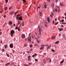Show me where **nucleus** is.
Listing matches in <instances>:
<instances>
[{
    "label": "nucleus",
    "instance_id": "f257e3e1",
    "mask_svg": "<svg viewBox=\"0 0 66 66\" xmlns=\"http://www.w3.org/2000/svg\"><path fill=\"white\" fill-rule=\"evenodd\" d=\"M16 19H18V24H20V21H19L20 20H22V16H20V15H17V16H16Z\"/></svg>",
    "mask_w": 66,
    "mask_h": 66
},
{
    "label": "nucleus",
    "instance_id": "f03ea898",
    "mask_svg": "<svg viewBox=\"0 0 66 66\" xmlns=\"http://www.w3.org/2000/svg\"><path fill=\"white\" fill-rule=\"evenodd\" d=\"M15 33V31L14 30H11L9 34H10V35L11 36V37H13V34Z\"/></svg>",
    "mask_w": 66,
    "mask_h": 66
},
{
    "label": "nucleus",
    "instance_id": "7ed1b4c3",
    "mask_svg": "<svg viewBox=\"0 0 66 66\" xmlns=\"http://www.w3.org/2000/svg\"><path fill=\"white\" fill-rule=\"evenodd\" d=\"M43 5H44L43 7L45 9H47V4H46V3L44 2V3L43 4Z\"/></svg>",
    "mask_w": 66,
    "mask_h": 66
},
{
    "label": "nucleus",
    "instance_id": "20e7f679",
    "mask_svg": "<svg viewBox=\"0 0 66 66\" xmlns=\"http://www.w3.org/2000/svg\"><path fill=\"white\" fill-rule=\"evenodd\" d=\"M39 36H38V39H39V37H40V35H41V34H41V28H39Z\"/></svg>",
    "mask_w": 66,
    "mask_h": 66
},
{
    "label": "nucleus",
    "instance_id": "39448f33",
    "mask_svg": "<svg viewBox=\"0 0 66 66\" xmlns=\"http://www.w3.org/2000/svg\"><path fill=\"white\" fill-rule=\"evenodd\" d=\"M28 41L30 43L31 42V38L30 37L28 39Z\"/></svg>",
    "mask_w": 66,
    "mask_h": 66
},
{
    "label": "nucleus",
    "instance_id": "423d86ee",
    "mask_svg": "<svg viewBox=\"0 0 66 66\" xmlns=\"http://www.w3.org/2000/svg\"><path fill=\"white\" fill-rule=\"evenodd\" d=\"M22 39H24L25 38H26L25 34H23L22 35Z\"/></svg>",
    "mask_w": 66,
    "mask_h": 66
},
{
    "label": "nucleus",
    "instance_id": "0eeeda50",
    "mask_svg": "<svg viewBox=\"0 0 66 66\" xmlns=\"http://www.w3.org/2000/svg\"><path fill=\"white\" fill-rule=\"evenodd\" d=\"M10 46L11 48H13V44H10Z\"/></svg>",
    "mask_w": 66,
    "mask_h": 66
},
{
    "label": "nucleus",
    "instance_id": "6e6552de",
    "mask_svg": "<svg viewBox=\"0 0 66 66\" xmlns=\"http://www.w3.org/2000/svg\"><path fill=\"white\" fill-rule=\"evenodd\" d=\"M9 24L10 25V26L12 25V22L11 21H9Z\"/></svg>",
    "mask_w": 66,
    "mask_h": 66
},
{
    "label": "nucleus",
    "instance_id": "1a4fd4ad",
    "mask_svg": "<svg viewBox=\"0 0 66 66\" xmlns=\"http://www.w3.org/2000/svg\"><path fill=\"white\" fill-rule=\"evenodd\" d=\"M37 55V54L36 53H35L32 56V57H34L35 56H36Z\"/></svg>",
    "mask_w": 66,
    "mask_h": 66
},
{
    "label": "nucleus",
    "instance_id": "9d476101",
    "mask_svg": "<svg viewBox=\"0 0 66 66\" xmlns=\"http://www.w3.org/2000/svg\"><path fill=\"white\" fill-rule=\"evenodd\" d=\"M14 11H12L11 12H10V14L11 15L13 14H14Z\"/></svg>",
    "mask_w": 66,
    "mask_h": 66
},
{
    "label": "nucleus",
    "instance_id": "9b49d317",
    "mask_svg": "<svg viewBox=\"0 0 66 66\" xmlns=\"http://www.w3.org/2000/svg\"><path fill=\"white\" fill-rule=\"evenodd\" d=\"M55 37H56V36H54L53 37H52L51 38V39H53L54 38H55Z\"/></svg>",
    "mask_w": 66,
    "mask_h": 66
},
{
    "label": "nucleus",
    "instance_id": "f8f14e48",
    "mask_svg": "<svg viewBox=\"0 0 66 66\" xmlns=\"http://www.w3.org/2000/svg\"><path fill=\"white\" fill-rule=\"evenodd\" d=\"M10 64V63H6L5 65V66H8V65H9Z\"/></svg>",
    "mask_w": 66,
    "mask_h": 66
},
{
    "label": "nucleus",
    "instance_id": "ddd939ff",
    "mask_svg": "<svg viewBox=\"0 0 66 66\" xmlns=\"http://www.w3.org/2000/svg\"><path fill=\"white\" fill-rule=\"evenodd\" d=\"M51 47V45L48 46V47L47 48V50H48V49H49Z\"/></svg>",
    "mask_w": 66,
    "mask_h": 66
},
{
    "label": "nucleus",
    "instance_id": "4468645a",
    "mask_svg": "<svg viewBox=\"0 0 66 66\" xmlns=\"http://www.w3.org/2000/svg\"><path fill=\"white\" fill-rule=\"evenodd\" d=\"M22 26H24V22L23 21L22 22Z\"/></svg>",
    "mask_w": 66,
    "mask_h": 66
},
{
    "label": "nucleus",
    "instance_id": "2eb2a0df",
    "mask_svg": "<svg viewBox=\"0 0 66 66\" xmlns=\"http://www.w3.org/2000/svg\"><path fill=\"white\" fill-rule=\"evenodd\" d=\"M64 62V60H63L62 61L60 62V63H61V64H62V63H63V62Z\"/></svg>",
    "mask_w": 66,
    "mask_h": 66
},
{
    "label": "nucleus",
    "instance_id": "dca6fc26",
    "mask_svg": "<svg viewBox=\"0 0 66 66\" xmlns=\"http://www.w3.org/2000/svg\"><path fill=\"white\" fill-rule=\"evenodd\" d=\"M6 55L8 57H10V55L9 54L7 53H6Z\"/></svg>",
    "mask_w": 66,
    "mask_h": 66
},
{
    "label": "nucleus",
    "instance_id": "f3484780",
    "mask_svg": "<svg viewBox=\"0 0 66 66\" xmlns=\"http://www.w3.org/2000/svg\"><path fill=\"white\" fill-rule=\"evenodd\" d=\"M59 29V31H62V30H63V28Z\"/></svg>",
    "mask_w": 66,
    "mask_h": 66
},
{
    "label": "nucleus",
    "instance_id": "a211bd4d",
    "mask_svg": "<svg viewBox=\"0 0 66 66\" xmlns=\"http://www.w3.org/2000/svg\"><path fill=\"white\" fill-rule=\"evenodd\" d=\"M59 42H60L59 41H57L56 42V43H55V44H57L59 43Z\"/></svg>",
    "mask_w": 66,
    "mask_h": 66
},
{
    "label": "nucleus",
    "instance_id": "6ab92c4d",
    "mask_svg": "<svg viewBox=\"0 0 66 66\" xmlns=\"http://www.w3.org/2000/svg\"><path fill=\"white\" fill-rule=\"evenodd\" d=\"M39 15L40 16H42V13L41 12H40L39 13Z\"/></svg>",
    "mask_w": 66,
    "mask_h": 66
},
{
    "label": "nucleus",
    "instance_id": "aec40b11",
    "mask_svg": "<svg viewBox=\"0 0 66 66\" xmlns=\"http://www.w3.org/2000/svg\"><path fill=\"white\" fill-rule=\"evenodd\" d=\"M47 21L48 22H49L50 21V19H49V18H47Z\"/></svg>",
    "mask_w": 66,
    "mask_h": 66
},
{
    "label": "nucleus",
    "instance_id": "412c9836",
    "mask_svg": "<svg viewBox=\"0 0 66 66\" xmlns=\"http://www.w3.org/2000/svg\"><path fill=\"white\" fill-rule=\"evenodd\" d=\"M26 52L28 53H31V52L30 51H27Z\"/></svg>",
    "mask_w": 66,
    "mask_h": 66
},
{
    "label": "nucleus",
    "instance_id": "4be33fe9",
    "mask_svg": "<svg viewBox=\"0 0 66 66\" xmlns=\"http://www.w3.org/2000/svg\"><path fill=\"white\" fill-rule=\"evenodd\" d=\"M12 9V7H10L9 8V11H10Z\"/></svg>",
    "mask_w": 66,
    "mask_h": 66
},
{
    "label": "nucleus",
    "instance_id": "5701e85b",
    "mask_svg": "<svg viewBox=\"0 0 66 66\" xmlns=\"http://www.w3.org/2000/svg\"><path fill=\"white\" fill-rule=\"evenodd\" d=\"M4 47L5 48H7V45H5Z\"/></svg>",
    "mask_w": 66,
    "mask_h": 66
},
{
    "label": "nucleus",
    "instance_id": "b1692460",
    "mask_svg": "<svg viewBox=\"0 0 66 66\" xmlns=\"http://www.w3.org/2000/svg\"><path fill=\"white\" fill-rule=\"evenodd\" d=\"M35 61L36 62H38V60L37 59H35Z\"/></svg>",
    "mask_w": 66,
    "mask_h": 66
},
{
    "label": "nucleus",
    "instance_id": "393cba45",
    "mask_svg": "<svg viewBox=\"0 0 66 66\" xmlns=\"http://www.w3.org/2000/svg\"><path fill=\"white\" fill-rule=\"evenodd\" d=\"M44 48V47H42L40 48V50H42V49H43Z\"/></svg>",
    "mask_w": 66,
    "mask_h": 66
},
{
    "label": "nucleus",
    "instance_id": "a878e982",
    "mask_svg": "<svg viewBox=\"0 0 66 66\" xmlns=\"http://www.w3.org/2000/svg\"><path fill=\"white\" fill-rule=\"evenodd\" d=\"M27 46V45L25 43L24 44V47H26Z\"/></svg>",
    "mask_w": 66,
    "mask_h": 66
},
{
    "label": "nucleus",
    "instance_id": "bb28decb",
    "mask_svg": "<svg viewBox=\"0 0 66 66\" xmlns=\"http://www.w3.org/2000/svg\"><path fill=\"white\" fill-rule=\"evenodd\" d=\"M32 47H33V45H32L31 44L30 45V48H32Z\"/></svg>",
    "mask_w": 66,
    "mask_h": 66
},
{
    "label": "nucleus",
    "instance_id": "cd10ccee",
    "mask_svg": "<svg viewBox=\"0 0 66 66\" xmlns=\"http://www.w3.org/2000/svg\"><path fill=\"white\" fill-rule=\"evenodd\" d=\"M5 1H6V3H7V2H8L9 0H5Z\"/></svg>",
    "mask_w": 66,
    "mask_h": 66
},
{
    "label": "nucleus",
    "instance_id": "c85d7f7f",
    "mask_svg": "<svg viewBox=\"0 0 66 66\" xmlns=\"http://www.w3.org/2000/svg\"><path fill=\"white\" fill-rule=\"evenodd\" d=\"M63 4H62V3H60V5H61V6H63Z\"/></svg>",
    "mask_w": 66,
    "mask_h": 66
},
{
    "label": "nucleus",
    "instance_id": "c756f323",
    "mask_svg": "<svg viewBox=\"0 0 66 66\" xmlns=\"http://www.w3.org/2000/svg\"><path fill=\"white\" fill-rule=\"evenodd\" d=\"M40 4H39V6L38 7L37 10H38V9H40Z\"/></svg>",
    "mask_w": 66,
    "mask_h": 66
},
{
    "label": "nucleus",
    "instance_id": "7c9ffc66",
    "mask_svg": "<svg viewBox=\"0 0 66 66\" xmlns=\"http://www.w3.org/2000/svg\"><path fill=\"white\" fill-rule=\"evenodd\" d=\"M64 21V19H62L61 21V22H63Z\"/></svg>",
    "mask_w": 66,
    "mask_h": 66
},
{
    "label": "nucleus",
    "instance_id": "2f4dec72",
    "mask_svg": "<svg viewBox=\"0 0 66 66\" xmlns=\"http://www.w3.org/2000/svg\"><path fill=\"white\" fill-rule=\"evenodd\" d=\"M62 36H63V37H65V34H63V35H62Z\"/></svg>",
    "mask_w": 66,
    "mask_h": 66
},
{
    "label": "nucleus",
    "instance_id": "473e14b6",
    "mask_svg": "<svg viewBox=\"0 0 66 66\" xmlns=\"http://www.w3.org/2000/svg\"><path fill=\"white\" fill-rule=\"evenodd\" d=\"M31 57V56H28V58H30Z\"/></svg>",
    "mask_w": 66,
    "mask_h": 66
},
{
    "label": "nucleus",
    "instance_id": "72a5a7b5",
    "mask_svg": "<svg viewBox=\"0 0 66 66\" xmlns=\"http://www.w3.org/2000/svg\"><path fill=\"white\" fill-rule=\"evenodd\" d=\"M28 61H30L31 60V59L30 58H28Z\"/></svg>",
    "mask_w": 66,
    "mask_h": 66
},
{
    "label": "nucleus",
    "instance_id": "f704fd0d",
    "mask_svg": "<svg viewBox=\"0 0 66 66\" xmlns=\"http://www.w3.org/2000/svg\"><path fill=\"white\" fill-rule=\"evenodd\" d=\"M7 9V7H5V11H6Z\"/></svg>",
    "mask_w": 66,
    "mask_h": 66
},
{
    "label": "nucleus",
    "instance_id": "c9c22d12",
    "mask_svg": "<svg viewBox=\"0 0 66 66\" xmlns=\"http://www.w3.org/2000/svg\"><path fill=\"white\" fill-rule=\"evenodd\" d=\"M59 23V22H57L55 24V25H56Z\"/></svg>",
    "mask_w": 66,
    "mask_h": 66
},
{
    "label": "nucleus",
    "instance_id": "e433bc0d",
    "mask_svg": "<svg viewBox=\"0 0 66 66\" xmlns=\"http://www.w3.org/2000/svg\"><path fill=\"white\" fill-rule=\"evenodd\" d=\"M45 26L46 27V28H47V27H48V25L46 24H45Z\"/></svg>",
    "mask_w": 66,
    "mask_h": 66
},
{
    "label": "nucleus",
    "instance_id": "4c0bfd02",
    "mask_svg": "<svg viewBox=\"0 0 66 66\" xmlns=\"http://www.w3.org/2000/svg\"><path fill=\"white\" fill-rule=\"evenodd\" d=\"M15 29L16 30H18V27H15Z\"/></svg>",
    "mask_w": 66,
    "mask_h": 66
},
{
    "label": "nucleus",
    "instance_id": "58836bf2",
    "mask_svg": "<svg viewBox=\"0 0 66 66\" xmlns=\"http://www.w3.org/2000/svg\"><path fill=\"white\" fill-rule=\"evenodd\" d=\"M23 3H25L26 2V0H23Z\"/></svg>",
    "mask_w": 66,
    "mask_h": 66
},
{
    "label": "nucleus",
    "instance_id": "ea45409f",
    "mask_svg": "<svg viewBox=\"0 0 66 66\" xmlns=\"http://www.w3.org/2000/svg\"><path fill=\"white\" fill-rule=\"evenodd\" d=\"M24 66H28V65L25 64H24Z\"/></svg>",
    "mask_w": 66,
    "mask_h": 66
},
{
    "label": "nucleus",
    "instance_id": "a19ab883",
    "mask_svg": "<svg viewBox=\"0 0 66 66\" xmlns=\"http://www.w3.org/2000/svg\"><path fill=\"white\" fill-rule=\"evenodd\" d=\"M2 50V51L3 52H4V49L2 50Z\"/></svg>",
    "mask_w": 66,
    "mask_h": 66
},
{
    "label": "nucleus",
    "instance_id": "79ce46f5",
    "mask_svg": "<svg viewBox=\"0 0 66 66\" xmlns=\"http://www.w3.org/2000/svg\"><path fill=\"white\" fill-rule=\"evenodd\" d=\"M51 51H52V52H54L55 51V50H52V49Z\"/></svg>",
    "mask_w": 66,
    "mask_h": 66
},
{
    "label": "nucleus",
    "instance_id": "37998d69",
    "mask_svg": "<svg viewBox=\"0 0 66 66\" xmlns=\"http://www.w3.org/2000/svg\"><path fill=\"white\" fill-rule=\"evenodd\" d=\"M57 9H55V11L56 12H57Z\"/></svg>",
    "mask_w": 66,
    "mask_h": 66
},
{
    "label": "nucleus",
    "instance_id": "c03bdc74",
    "mask_svg": "<svg viewBox=\"0 0 66 66\" xmlns=\"http://www.w3.org/2000/svg\"><path fill=\"white\" fill-rule=\"evenodd\" d=\"M20 14L21 15H20V14H19V15H20V17H21V16H21V15H22V13H21Z\"/></svg>",
    "mask_w": 66,
    "mask_h": 66
},
{
    "label": "nucleus",
    "instance_id": "a18cd8bd",
    "mask_svg": "<svg viewBox=\"0 0 66 66\" xmlns=\"http://www.w3.org/2000/svg\"><path fill=\"white\" fill-rule=\"evenodd\" d=\"M47 1H48L49 3L50 2V0H47Z\"/></svg>",
    "mask_w": 66,
    "mask_h": 66
},
{
    "label": "nucleus",
    "instance_id": "49530a36",
    "mask_svg": "<svg viewBox=\"0 0 66 66\" xmlns=\"http://www.w3.org/2000/svg\"><path fill=\"white\" fill-rule=\"evenodd\" d=\"M18 30L19 31H20V27H19L18 28Z\"/></svg>",
    "mask_w": 66,
    "mask_h": 66
},
{
    "label": "nucleus",
    "instance_id": "de8ad7c7",
    "mask_svg": "<svg viewBox=\"0 0 66 66\" xmlns=\"http://www.w3.org/2000/svg\"><path fill=\"white\" fill-rule=\"evenodd\" d=\"M35 46H38V45H37V44H35Z\"/></svg>",
    "mask_w": 66,
    "mask_h": 66
},
{
    "label": "nucleus",
    "instance_id": "09e8293b",
    "mask_svg": "<svg viewBox=\"0 0 66 66\" xmlns=\"http://www.w3.org/2000/svg\"><path fill=\"white\" fill-rule=\"evenodd\" d=\"M52 6L53 7H54V5L52 4Z\"/></svg>",
    "mask_w": 66,
    "mask_h": 66
},
{
    "label": "nucleus",
    "instance_id": "8fccbe9b",
    "mask_svg": "<svg viewBox=\"0 0 66 66\" xmlns=\"http://www.w3.org/2000/svg\"><path fill=\"white\" fill-rule=\"evenodd\" d=\"M3 17H4V18H5V17H6V15H4Z\"/></svg>",
    "mask_w": 66,
    "mask_h": 66
},
{
    "label": "nucleus",
    "instance_id": "3c124183",
    "mask_svg": "<svg viewBox=\"0 0 66 66\" xmlns=\"http://www.w3.org/2000/svg\"><path fill=\"white\" fill-rule=\"evenodd\" d=\"M33 50V49H31L30 50V51H32Z\"/></svg>",
    "mask_w": 66,
    "mask_h": 66
},
{
    "label": "nucleus",
    "instance_id": "603ef678",
    "mask_svg": "<svg viewBox=\"0 0 66 66\" xmlns=\"http://www.w3.org/2000/svg\"><path fill=\"white\" fill-rule=\"evenodd\" d=\"M37 42L38 43H39V40H37Z\"/></svg>",
    "mask_w": 66,
    "mask_h": 66
},
{
    "label": "nucleus",
    "instance_id": "864d4df0",
    "mask_svg": "<svg viewBox=\"0 0 66 66\" xmlns=\"http://www.w3.org/2000/svg\"><path fill=\"white\" fill-rule=\"evenodd\" d=\"M58 0H56V3H57V2H58Z\"/></svg>",
    "mask_w": 66,
    "mask_h": 66
},
{
    "label": "nucleus",
    "instance_id": "5fc2aeb1",
    "mask_svg": "<svg viewBox=\"0 0 66 66\" xmlns=\"http://www.w3.org/2000/svg\"><path fill=\"white\" fill-rule=\"evenodd\" d=\"M50 16H51V17H52H52H53V16H52V15H50Z\"/></svg>",
    "mask_w": 66,
    "mask_h": 66
},
{
    "label": "nucleus",
    "instance_id": "6e6d98bb",
    "mask_svg": "<svg viewBox=\"0 0 66 66\" xmlns=\"http://www.w3.org/2000/svg\"><path fill=\"white\" fill-rule=\"evenodd\" d=\"M55 21H57V18H56L55 19Z\"/></svg>",
    "mask_w": 66,
    "mask_h": 66
},
{
    "label": "nucleus",
    "instance_id": "4d7b16f0",
    "mask_svg": "<svg viewBox=\"0 0 66 66\" xmlns=\"http://www.w3.org/2000/svg\"><path fill=\"white\" fill-rule=\"evenodd\" d=\"M27 39L26 38L25 39V42H26L27 41Z\"/></svg>",
    "mask_w": 66,
    "mask_h": 66
},
{
    "label": "nucleus",
    "instance_id": "13d9d810",
    "mask_svg": "<svg viewBox=\"0 0 66 66\" xmlns=\"http://www.w3.org/2000/svg\"><path fill=\"white\" fill-rule=\"evenodd\" d=\"M51 62V59H50V62Z\"/></svg>",
    "mask_w": 66,
    "mask_h": 66
},
{
    "label": "nucleus",
    "instance_id": "bf43d9fd",
    "mask_svg": "<svg viewBox=\"0 0 66 66\" xmlns=\"http://www.w3.org/2000/svg\"><path fill=\"white\" fill-rule=\"evenodd\" d=\"M52 15H53V16L54 15V14L53 13H52Z\"/></svg>",
    "mask_w": 66,
    "mask_h": 66
},
{
    "label": "nucleus",
    "instance_id": "052dcab7",
    "mask_svg": "<svg viewBox=\"0 0 66 66\" xmlns=\"http://www.w3.org/2000/svg\"><path fill=\"white\" fill-rule=\"evenodd\" d=\"M33 4H36V2H35L34 3H33Z\"/></svg>",
    "mask_w": 66,
    "mask_h": 66
},
{
    "label": "nucleus",
    "instance_id": "680f3d73",
    "mask_svg": "<svg viewBox=\"0 0 66 66\" xmlns=\"http://www.w3.org/2000/svg\"><path fill=\"white\" fill-rule=\"evenodd\" d=\"M53 24H54V21H53Z\"/></svg>",
    "mask_w": 66,
    "mask_h": 66
},
{
    "label": "nucleus",
    "instance_id": "e2e57ef3",
    "mask_svg": "<svg viewBox=\"0 0 66 66\" xmlns=\"http://www.w3.org/2000/svg\"><path fill=\"white\" fill-rule=\"evenodd\" d=\"M63 24H66V23H62Z\"/></svg>",
    "mask_w": 66,
    "mask_h": 66
},
{
    "label": "nucleus",
    "instance_id": "0e129e2a",
    "mask_svg": "<svg viewBox=\"0 0 66 66\" xmlns=\"http://www.w3.org/2000/svg\"><path fill=\"white\" fill-rule=\"evenodd\" d=\"M36 39H37V40H38V38H37L36 37Z\"/></svg>",
    "mask_w": 66,
    "mask_h": 66
},
{
    "label": "nucleus",
    "instance_id": "69168bd1",
    "mask_svg": "<svg viewBox=\"0 0 66 66\" xmlns=\"http://www.w3.org/2000/svg\"><path fill=\"white\" fill-rule=\"evenodd\" d=\"M1 33H2V32H0V35L1 34Z\"/></svg>",
    "mask_w": 66,
    "mask_h": 66
},
{
    "label": "nucleus",
    "instance_id": "338daca9",
    "mask_svg": "<svg viewBox=\"0 0 66 66\" xmlns=\"http://www.w3.org/2000/svg\"><path fill=\"white\" fill-rule=\"evenodd\" d=\"M1 13H3V10L1 11Z\"/></svg>",
    "mask_w": 66,
    "mask_h": 66
},
{
    "label": "nucleus",
    "instance_id": "774afa93",
    "mask_svg": "<svg viewBox=\"0 0 66 66\" xmlns=\"http://www.w3.org/2000/svg\"><path fill=\"white\" fill-rule=\"evenodd\" d=\"M13 66H17V65H15L14 64V65H13Z\"/></svg>",
    "mask_w": 66,
    "mask_h": 66
}]
</instances>
